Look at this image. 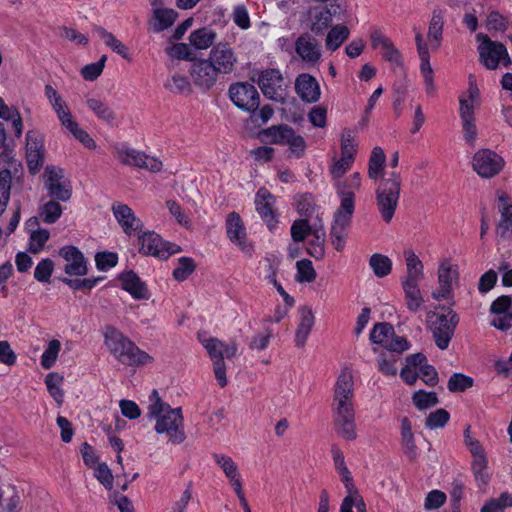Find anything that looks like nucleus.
I'll use <instances>...</instances> for the list:
<instances>
[{
	"label": "nucleus",
	"mask_w": 512,
	"mask_h": 512,
	"mask_svg": "<svg viewBox=\"0 0 512 512\" xmlns=\"http://www.w3.org/2000/svg\"><path fill=\"white\" fill-rule=\"evenodd\" d=\"M332 413L337 433L346 440L357 437L354 409V381L352 372L341 371L333 394Z\"/></svg>",
	"instance_id": "f257e3e1"
},
{
	"label": "nucleus",
	"mask_w": 512,
	"mask_h": 512,
	"mask_svg": "<svg viewBox=\"0 0 512 512\" xmlns=\"http://www.w3.org/2000/svg\"><path fill=\"white\" fill-rule=\"evenodd\" d=\"M104 345L113 358L127 367H143L154 362V357L142 350L122 331L107 326L103 332Z\"/></svg>",
	"instance_id": "f03ea898"
},
{
	"label": "nucleus",
	"mask_w": 512,
	"mask_h": 512,
	"mask_svg": "<svg viewBox=\"0 0 512 512\" xmlns=\"http://www.w3.org/2000/svg\"><path fill=\"white\" fill-rule=\"evenodd\" d=\"M148 416L155 420L154 429L158 434H166L173 444L184 442L186 435L182 409L179 407L171 408L169 404L160 399L156 390H153L150 395Z\"/></svg>",
	"instance_id": "7ed1b4c3"
},
{
	"label": "nucleus",
	"mask_w": 512,
	"mask_h": 512,
	"mask_svg": "<svg viewBox=\"0 0 512 512\" xmlns=\"http://www.w3.org/2000/svg\"><path fill=\"white\" fill-rule=\"evenodd\" d=\"M401 176L391 172L388 178L382 179L377 187L376 206L384 222L390 223L398 206L401 192Z\"/></svg>",
	"instance_id": "20e7f679"
},
{
	"label": "nucleus",
	"mask_w": 512,
	"mask_h": 512,
	"mask_svg": "<svg viewBox=\"0 0 512 512\" xmlns=\"http://www.w3.org/2000/svg\"><path fill=\"white\" fill-rule=\"evenodd\" d=\"M478 52L480 63L489 70H496L500 65L508 67L511 64L508 51L504 44L492 41L487 35L478 33Z\"/></svg>",
	"instance_id": "39448f33"
},
{
	"label": "nucleus",
	"mask_w": 512,
	"mask_h": 512,
	"mask_svg": "<svg viewBox=\"0 0 512 512\" xmlns=\"http://www.w3.org/2000/svg\"><path fill=\"white\" fill-rule=\"evenodd\" d=\"M429 319L436 346L441 350L447 349L459 322L458 315L453 310H448L445 314L433 313Z\"/></svg>",
	"instance_id": "423d86ee"
},
{
	"label": "nucleus",
	"mask_w": 512,
	"mask_h": 512,
	"mask_svg": "<svg viewBox=\"0 0 512 512\" xmlns=\"http://www.w3.org/2000/svg\"><path fill=\"white\" fill-rule=\"evenodd\" d=\"M258 87L268 100L283 103L287 95V84L278 68L271 67L258 73Z\"/></svg>",
	"instance_id": "0eeeda50"
},
{
	"label": "nucleus",
	"mask_w": 512,
	"mask_h": 512,
	"mask_svg": "<svg viewBox=\"0 0 512 512\" xmlns=\"http://www.w3.org/2000/svg\"><path fill=\"white\" fill-rule=\"evenodd\" d=\"M358 150V143L350 131L344 132L341 138V155L334 157L329 166V172L334 182L341 179L353 166Z\"/></svg>",
	"instance_id": "6e6552de"
},
{
	"label": "nucleus",
	"mask_w": 512,
	"mask_h": 512,
	"mask_svg": "<svg viewBox=\"0 0 512 512\" xmlns=\"http://www.w3.org/2000/svg\"><path fill=\"white\" fill-rule=\"evenodd\" d=\"M439 287L432 293L437 301L447 300L453 295V286L459 280V268L451 258H441L437 269Z\"/></svg>",
	"instance_id": "1a4fd4ad"
},
{
	"label": "nucleus",
	"mask_w": 512,
	"mask_h": 512,
	"mask_svg": "<svg viewBox=\"0 0 512 512\" xmlns=\"http://www.w3.org/2000/svg\"><path fill=\"white\" fill-rule=\"evenodd\" d=\"M464 437L465 445L473 457L471 468L475 481L479 487H485L490 481L485 450L477 439L471 437L469 429H466Z\"/></svg>",
	"instance_id": "9d476101"
},
{
	"label": "nucleus",
	"mask_w": 512,
	"mask_h": 512,
	"mask_svg": "<svg viewBox=\"0 0 512 512\" xmlns=\"http://www.w3.org/2000/svg\"><path fill=\"white\" fill-rule=\"evenodd\" d=\"M44 188L48 195L58 201L67 202L72 196L71 182L64 176L63 169L47 166L43 174Z\"/></svg>",
	"instance_id": "9b49d317"
},
{
	"label": "nucleus",
	"mask_w": 512,
	"mask_h": 512,
	"mask_svg": "<svg viewBox=\"0 0 512 512\" xmlns=\"http://www.w3.org/2000/svg\"><path fill=\"white\" fill-rule=\"evenodd\" d=\"M504 166V158L491 149H479L472 157L473 170L481 178L495 177L503 170Z\"/></svg>",
	"instance_id": "f8f14e48"
},
{
	"label": "nucleus",
	"mask_w": 512,
	"mask_h": 512,
	"mask_svg": "<svg viewBox=\"0 0 512 512\" xmlns=\"http://www.w3.org/2000/svg\"><path fill=\"white\" fill-rule=\"evenodd\" d=\"M370 340L372 343L398 354L409 349V343L406 338L396 336L393 326L386 322L374 325L370 332Z\"/></svg>",
	"instance_id": "ddd939ff"
},
{
	"label": "nucleus",
	"mask_w": 512,
	"mask_h": 512,
	"mask_svg": "<svg viewBox=\"0 0 512 512\" xmlns=\"http://www.w3.org/2000/svg\"><path fill=\"white\" fill-rule=\"evenodd\" d=\"M258 215L271 234L279 232L281 214L277 199L266 188L258 189Z\"/></svg>",
	"instance_id": "4468645a"
},
{
	"label": "nucleus",
	"mask_w": 512,
	"mask_h": 512,
	"mask_svg": "<svg viewBox=\"0 0 512 512\" xmlns=\"http://www.w3.org/2000/svg\"><path fill=\"white\" fill-rule=\"evenodd\" d=\"M139 251L146 255L167 259L171 255L181 251V248L170 242H164L161 237L153 231H147L139 235Z\"/></svg>",
	"instance_id": "2eb2a0df"
},
{
	"label": "nucleus",
	"mask_w": 512,
	"mask_h": 512,
	"mask_svg": "<svg viewBox=\"0 0 512 512\" xmlns=\"http://www.w3.org/2000/svg\"><path fill=\"white\" fill-rule=\"evenodd\" d=\"M207 59L219 75H229L236 70L238 63L234 49L228 43L219 42L215 44Z\"/></svg>",
	"instance_id": "dca6fc26"
},
{
	"label": "nucleus",
	"mask_w": 512,
	"mask_h": 512,
	"mask_svg": "<svg viewBox=\"0 0 512 512\" xmlns=\"http://www.w3.org/2000/svg\"><path fill=\"white\" fill-rule=\"evenodd\" d=\"M226 234L229 240L245 255L250 257L253 255V243L247 240L246 228L238 213L231 212L227 215Z\"/></svg>",
	"instance_id": "f3484780"
},
{
	"label": "nucleus",
	"mask_w": 512,
	"mask_h": 512,
	"mask_svg": "<svg viewBox=\"0 0 512 512\" xmlns=\"http://www.w3.org/2000/svg\"><path fill=\"white\" fill-rule=\"evenodd\" d=\"M189 75L193 84L201 91L212 89L219 77L207 58L195 60L189 68Z\"/></svg>",
	"instance_id": "a211bd4d"
},
{
	"label": "nucleus",
	"mask_w": 512,
	"mask_h": 512,
	"mask_svg": "<svg viewBox=\"0 0 512 512\" xmlns=\"http://www.w3.org/2000/svg\"><path fill=\"white\" fill-rule=\"evenodd\" d=\"M229 96L238 108L250 113V123H253V116L256 111V89L254 85L249 82L232 84L229 88ZM247 125H249V122Z\"/></svg>",
	"instance_id": "6ab92c4d"
},
{
	"label": "nucleus",
	"mask_w": 512,
	"mask_h": 512,
	"mask_svg": "<svg viewBox=\"0 0 512 512\" xmlns=\"http://www.w3.org/2000/svg\"><path fill=\"white\" fill-rule=\"evenodd\" d=\"M362 185V176L359 172H353L346 179H339L334 182V188L340 198L342 210H355V191H358Z\"/></svg>",
	"instance_id": "aec40b11"
},
{
	"label": "nucleus",
	"mask_w": 512,
	"mask_h": 512,
	"mask_svg": "<svg viewBox=\"0 0 512 512\" xmlns=\"http://www.w3.org/2000/svg\"><path fill=\"white\" fill-rule=\"evenodd\" d=\"M340 6L332 3L325 7H312L307 11L309 29L315 35H322L330 26L333 17L339 14Z\"/></svg>",
	"instance_id": "412c9836"
},
{
	"label": "nucleus",
	"mask_w": 512,
	"mask_h": 512,
	"mask_svg": "<svg viewBox=\"0 0 512 512\" xmlns=\"http://www.w3.org/2000/svg\"><path fill=\"white\" fill-rule=\"evenodd\" d=\"M213 458L232 485L245 512H252L242 491L241 478L236 463L231 457L224 454H214Z\"/></svg>",
	"instance_id": "4be33fe9"
},
{
	"label": "nucleus",
	"mask_w": 512,
	"mask_h": 512,
	"mask_svg": "<svg viewBox=\"0 0 512 512\" xmlns=\"http://www.w3.org/2000/svg\"><path fill=\"white\" fill-rule=\"evenodd\" d=\"M198 340L207 351L213 363L224 361V359H231L237 352L234 342L225 343L204 332L198 334Z\"/></svg>",
	"instance_id": "5701e85b"
},
{
	"label": "nucleus",
	"mask_w": 512,
	"mask_h": 512,
	"mask_svg": "<svg viewBox=\"0 0 512 512\" xmlns=\"http://www.w3.org/2000/svg\"><path fill=\"white\" fill-rule=\"evenodd\" d=\"M354 211L337 208L330 231L332 246L337 251H342L346 245L348 229L351 224Z\"/></svg>",
	"instance_id": "b1692460"
},
{
	"label": "nucleus",
	"mask_w": 512,
	"mask_h": 512,
	"mask_svg": "<svg viewBox=\"0 0 512 512\" xmlns=\"http://www.w3.org/2000/svg\"><path fill=\"white\" fill-rule=\"evenodd\" d=\"M418 56L420 59V74L423 78L424 88L429 96L434 95L436 86L434 83V71L430 64L429 48L421 33L415 36Z\"/></svg>",
	"instance_id": "393cba45"
},
{
	"label": "nucleus",
	"mask_w": 512,
	"mask_h": 512,
	"mask_svg": "<svg viewBox=\"0 0 512 512\" xmlns=\"http://www.w3.org/2000/svg\"><path fill=\"white\" fill-rule=\"evenodd\" d=\"M490 324L499 330L512 327V299L509 296L498 297L490 307Z\"/></svg>",
	"instance_id": "a878e982"
},
{
	"label": "nucleus",
	"mask_w": 512,
	"mask_h": 512,
	"mask_svg": "<svg viewBox=\"0 0 512 512\" xmlns=\"http://www.w3.org/2000/svg\"><path fill=\"white\" fill-rule=\"evenodd\" d=\"M370 40L372 48L379 49L385 61L397 67L402 66V55L389 37L375 29L370 34Z\"/></svg>",
	"instance_id": "bb28decb"
},
{
	"label": "nucleus",
	"mask_w": 512,
	"mask_h": 512,
	"mask_svg": "<svg viewBox=\"0 0 512 512\" xmlns=\"http://www.w3.org/2000/svg\"><path fill=\"white\" fill-rule=\"evenodd\" d=\"M295 52L308 67L318 65L322 56L319 43L308 34H303L297 38Z\"/></svg>",
	"instance_id": "cd10ccee"
},
{
	"label": "nucleus",
	"mask_w": 512,
	"mask_h": 512,
	"mask_svg": "<svg viewBox=\"0 0 512 512\" xmlns=\"http://www.w3.org/2000/svg\"><path fill=\"white\" fill-rule=\"evenodd\" d=\"M65 260L64 271L69 276H85L88 273V263L83 253L75 246H64L59 251Z\"/></svg>",
	"instance_id": "c85d7f7f"
},
{
	"label": "nucleus",
	"mask_w": 512,
	"mask_h": 512,
	"mask_svg": "<svg viewBox=\"0 0 512 512\" xmlns=\"http://www.w3.org/2000/svg\"><path fill=\"white\" fill-rule=\"evenodd\" d=\"M26 158L29 171L37 173L44 162V147L41 136L32 131L26 134Z\"/></svg>",
	"instance_id": "c756f323"
},
{
	"label": "nucleus",
	"mask_w": 512,
	"mask_h": 512,
	"mask_svg": "<svg viewBox=\"0 0 512 512\" xmlns=\"http://www.w3.org/2000/svg\"><path fill=\"white\" fill-rule=\"evenodd\" d=\"M112 212L117 222L127 235H133L142 227V222L126 204L117 202L112 205Z\"/></svg>",
	"instance_id": "7c9ffc66"
},
{
	"label": "nucleus",
	"mask_w": 512,
	"mask_h": 512,
	"mask_svg": "<svg viewBox=\"0 0 512 512\" xmlns=\"http://www.w3.org/2000/svg\"><path fill=\"white\" fill-rule=\"evenodd\" d=\"M45 96L48 99L61 125L66 128L75 121L66 101L51 85L45 86Z\"/></svg>",
	"instance_id": "2f4dec72"
},
{
	"label": "nucleus",
	"mask_w": 512,
	"mask_h": 512,
	"mask_svg": "<svg viewBox=\"0 0 512 512\" xmlns=\"http://www.w3.org/2000/svg\"><path fill=\"white\" fill-rule=\"evenodd\" d=\"M295 91L301 100L307 103L317 102L321 95L318 81L307 73L300 74L296 78Z\"/></svg>",
	"instance_id": "473e14b6"
},
{
	"label": "nucleus",
	"mask_w": 512,
	"mask_h": 512,
	"mask_svg": "<svg viewBox=\"0 0 512 512\" xmlns=\"http://www.w3.org/2000/svg\"><path fill=\"white\" fill-rule=\"evenodd\" d=\"M120 286L135 300H147L150 297L147 285L133 271H126L119 275Z\"/></svg>",
	"instance_id": "72a5a7b5"
},
{
	"label": "nucleus",
	"mask_w": 512,
	"mask_h": 512,
	"mask_svg": "<svg viewBox=\"0 0 512 512\" xmlns=\"http://www.w3.org/2000/svg\"><path fill=\"white\" fill-rule=\"evenodd\" d=\"M406 263V273L401 278V284H419L424 278V265L415 252L407 249L403 253Z\"/></svg>",
	"instance_id": "f704fd0d"
},
{
	"label": "nucleus",
	"mask_w": 512,
	"mask_h": 512,
	"mask_svg": "<svg viewBox=\"0 0 512 512\" xmlns=\"http://www.w3.org/2000/svg\"><path fill=\"white\" fill-rule=\"evenodd\" d=\"M500 219L497 224V234L501 238H508L512 235V203L504 194L498 197Z\"/></svg>",
	"instance_id": "c9c22d12"
},
{
	"label": "nucleus",
	"mask_w": 512,
	"mask_h": 512,
	"mask_svg": "<svg viewBox=\"0 0 512 512\" xmlns=\"http://www.w3.org/2000/svg\"><path fill=\"white\" fill-rule=\"evenodd\" d=\"M299 323L295 332V345L303 347L315 324V316L311 308L301 307L299 309Z\"/></svg>",
	"instance_id": "e433bc0d"
},
{
	"label": "nucleus",
	"mask_w": 512,
	"mask_h": 512,
	"mask_svg": "<svg viewBox=\"0 0 512 512\" xmlns=\"http://www.w3.org/2000/svg\"><path fill=\"white\" fill-rule=\"evenodd\" d=\"M86 105L99 120L110 126L116 124V113L104 99L96 96L88 97Z\"/></svg>",
	"instance_id": "4c0bfd02"
},
{
	"label": "nucleus",
	"mask_w": 512,
	"mask_h": 512,
	"mask_svg": "<svg viewBox=\"0 0 512 512\" xmlns=\"http://www.w3.org/2000/svg\"><path fill=\"white\" fill-rule=\"evenodd\" d=\"M151 5L153 6L151 25L155 32H161L173 25L177 17L176 11L158 7L156 0H152Z\"/></svg>",
	"instance_id": "58836bf2"
},
{
	"label": "nucleus",
	"mask_w": 512,
	"mask_h": 512,
	"mask_svg": "<svg viewBox=\"0 0 512 512\" xmlns=\"http://www.w3.org/2000/svg\"><path fill=\"white\" fill-rule=\"evenodd\" d=\"M444 10L434 9L428 27V41L432 49L437 50L442 42L444 27Z\"/></svg>",
	"instance_id": "ea45409f"
},
{
	"label": "nucleus",
	"mask_w": 512,
	"mask_h": 512,
	"mask_svg": "<svg viewBox=\"0 0 512 512\" xmlns=\"http://www.w3.org/2000/svg\"><path fill=\"white\" fill-rule=\"evenodd\" d=\"M287 314V309L277 308L274 318L264 319L261 323V332L258 333V349H265L273 337L274 326Z\"/></svg>",
	"instance_id": "a19ab883"
},
{
	"label": "nucleus",
	"mask_w": 512,
	"mask_h": 512,
	"mask_svg": "<svg viewBox=\"0 0 512 512\" xmlns=\"http://www.w3.org/2000/svg\"><path fill=\"white\" fill-rule=\"evenodd\" d=\"M460 118L462 123L464 139L470 146L474 147L478 133L475 123L474 112H472L471 106L468 107L462 103V107L460 108Z\"/></svg>",
	"instance_id": "79ce46f5"
},
{
	"label": "nucleus",
	"mask_w": 512,
	"mask_h": 512,
	"mask_svg": "<svg viewBox=\"0 0 512 512\" xmlns=\"http://www.w3.org/2000/svg\"><path fill=\"white\" fill-rule=\"evenodd\" d=\"M386 155L380 146H375L368 160V177L373 181H378L384 174Z\"/></svg>",
	"instance_id": "37998d69"
},
{
	"label": "nucleus",
	"mask_w": 512,
	"mask_h": 512,
	"mask_svg": "<svg viewBox=\"0 0 512 512\" xmlns=\"http://www.w3.org/2000/svg\"><path fill=\"white\" fill-rule=\"evenodd\" d=\"M94 30L98 37L104 42V44L113 52L117 53L126 60L131 59L128 47L119 39H117L113 33L100 26L95 27Z\"/></svg>",
	"instance_id": "c03bdc74"
},
{
	"label": "nucleus",
	"mask_w": 512,
	"mask_h": 512,
	"mask_svg": "<svg viewBox=\"0 0 512 512\" xmlns=\"http://www.w3.org/2000/svg\"><path fill=\"white\" fill-rule=\"evenodd\" d=\"M312 239L308 241L307 253L316 260L325 256L326 233L322 225L315 226L312 232Z\"/></svg>",
	"instance_id": "a18cd8bd"
},
{
	"label": "nucleus",
	"mask_w": 512,
	"mask_h": 512,
	"mask_svg": "<svg viewBox=\"0 0 512 512\" xmlns=\"http://www.w3.org/2000/svg\"><path fill=\"white\" fill-rule=\"evenodd\" d=\"M63 208L58 200L51 198L48 201L42 202L38 209L40 219L45 224H54L62 216Z\"/></svg>",
	"instance_id": "49530a36"
},
{
	"label": "nucleus",
	"mask_w": 512,
	"mask_h": 512,
	"mask_svg": "<svg viewBox=\"0 0 512 512\" xmlns=\"http://www.w3.org/2000/svg\"><path fill=\"white\" fill-rule=\"evenodd\" d=\"M216 40V33L214 30L203 27L194 30L189 35V43L197 50L208 49Z\"/></svg>",
	"instance_id": "de8ad7c7"
},
{
	"label": "nucleus",
	"mask_w": 512,
	"mask_h": 512,
	"mask_svg": "<svg viewBox=\"0 0 512 512\" xmlns=\"http://www.w3.org/2000/svg\"><path fill=\"white\" fill-rule=\"evenodd\" d=\"M350 36V30L346 25L338 24L333 26L327 33L325 47L329 51H336Z\"/></svg>",
	"instance_id": "09e8293b"
},
{
	"label": "nucleus",
	"mask_w": 512,
	"mask_h": 512,
	"mask_svg": "<svg viewBox=\"0 0 512 512\" xmlns=\"http://www.w3.org/2000/svg\"><path fill=\"white\" fill-rule=\"evenodd\" d=\"M116 156L123 164L140 168L146 154L126 144H121L116 147Z\"/></svg>",
	"instance_id": "8fccbe9b"
},
{
	"label": "nucleus",
	"mask_w": 512,
	"mask_h": 512,
	"mask_svg": "<svg viewBox=\"0 0 512 512\" xmlns=\"http://www.w3.org/2000/svg\"><path fill=\"white\" fill-rule=\"evenodd\" d=\"M404 291L407 308L412 312L420 310L424 303L419 284H401Z\"/></svg>",
	"instance_id": "3c124183"
},
{
	"label": "nucleus",
	"mask_w": 512,
	"mask_h": 512,
	"mask_svg": "<svg viewBox=\"0 0 512 512\" xmlns=\"http://www.w3.org/2000/svg\"><path fill=\"white\" fill-rule=\"evenodd\" d=\"M507 508H512V493L504 491L497 498L488 499L480 512H505Z\"/></svg>",
	"instance_id": "603ef678"
},
{
	"label": "nucleus",
	"mask_w": 512,
	"mask_h": 512,
	"mask_svg": "<svg viewBox=\"0 0 512 512\" xmlns=\"http://www.w3.org/2000/svg\"><path fill=\"white\" fill-rule=\"evenodd\" d=\"M64 382L63 376L58 373L51 372L46 375L45 384L51 397L57 402L58 405H62L64 392L62 384Z\"/></svg>",
	"instance_id": "864d4df0"
},
{
	"label": "nucleus",
	"mask_w": 512,
	"mask_h": 512,
	"mask_svg": "<svg viewBox=\"0 0 512 512\" xmlns=\"http://www.w3.org/2000/svg\"><path fill=\"white\" fill-rule=\"evenodd\" d=\"M353 508H356L357 512H367L366 504L358 489L347 492L342 500L340 512H353Z\"/></svg>",
	"instance_id": "5fc2aeb1"
},
{
	"label": "nucleus",
	"mask_w": 512,
	"mask_h": 512,
	"mask_svg": "<svg viewBox=\"0 0 512 512\" xmlns=\"http://www.w3.org/2000/svg\"><path fill=\"white\" fill-rule=\"evenodd\" d=\"M286 130H292V128L286 125L272 126L258 133V138L261 140L271 141L276 144L285 145L288 133Z\"/></svg>",
	"instance_id": "6e6d98bb"
},
{
	"label": "nucleus",
	"mask_w": 512,
	"mask_h": 512,
	"mask_svg": "<svg viewBox=\"0 0 512 512\" xmlns=\"http://www.w3.org/2000/svg\"><path fill=\"white\" fill-rule=\"evenodd\" d=\"M369 265L372 268L374 274L383 278L391 273L392 261L388 256L383 254L375 253L369 260Z\"/></svg>",
	"instance_id": "4d7b16f0"
},
{
	"label": "nucleus",
	"mask_w": 512,
	"mask_h": 512,
	"mask_svg": "<svg viewBox=\"0 0 512 512\" xmlns=\"http://www.w3.org/2000/svg\"><path fill=\"white\" fill-rule=\"evenodd\" d=\"M412 402L418 410L423 411L436 406L439 400L435 392L420 389L413 393Z\"/></svg>",
	"instance_id": "13d9d810"
},
{
	"label": "nucleus",
	"mask_w": 512,
	"mask_h": 512,
	"mask_svg": "<svg viewBox=\"0 0 512 512\" xmlns=\"http://www.w3.org/2000/svg\"><path fill=\"white\" fill-rule=\"evenodd\" d=\"M61 350V342L57 339H52L48 342L44 352L41 355L40 363L44 369L52 368Z\"/></svg>",
	"instance_id": "bf43d9fd"
},
{
	"label": "nucleus",
	"mask_w": 512,
	"mask_h": 512,
	"mask_svg": "<svg viewBox=\"0 0 512 512\" xmlns=\"http://www.w3.org/2000/svg\"><path fill=\"white\" fill-rule=\"evenodd\" d=\"M50 238V232L44 228H37L30 231L28 250L33 254H38L43 250L46 242Z\"/></svg>",
	"instance_id": "052dcab7"
},
{
	"label": "nucleus",
	"mask_w": 512,
	"mask_h": 512,
	"mask_svg": "<svg viewBox=\"0 0 512 512\" xmlns=\"http://www.w3.org/2000/svg\"><path fill=\"white\" fill-rule=\"evenodd\" d=\"M165 87L175 94L188 95L192 91L189 79L181 74H174L165 84Z\"/></svg>",
	"instance_id": "680f3d73"
},
{
	"label": "nucleus",
	"mask_w": 512,
	"mask_h": 512,
	"mask_svg": "<svg viewBox=\"0 0 512 512\" xmlns=\"http://www.w3.org/2000/svg\"><path fill=\"white\" fill-rule=\"evenodd\" d=\"M399 356L392 353H382L378 357V369L386 376H395L398 372Z\"/></svg>",
	"instance_id": "e2e57ef3"
},
{
	"label": "nucleus",
	"mask_w": 512,
	"mask_h": 512,
	"mask_svg": "<svg viewBox=\"0 0 512 512\" xmlns=\"http://www.w3.org/2000/svg\"><path fill=\"white\" fill-rule=\"evenodd\" d=\"M334 463H335V468H336L338 474L340 475L341 481L343 482V484L346 488V492L357 489V487L355 486V484L353 482V477L351 476V473L345 464L343 455L340 453H335L334 454Z\"/></svg>",
	"instance_id": "0e129e2a"
},
{
	"label": "nucleus",
	"mask_w": 512,
	"mask_h": 512,
	"mask_svg": "<svg viewBox=\"0 0 512 512\" xmlns=\"http://www.w3.org/2000/svg\"><path fill=\"white\" fill-rule=\"evenodd\" d=\"M297 273L295 279L299 283H310L316 278V271L309 259H302L296 263Z\"/></svg>",
	"instance_id": "69168bd1"
},
{
	"label": "nucleus",
	"mask_w": 512,
	"mask_h": 512,
	"mask_svg": "<svg viewBox=\"0 0 512 512\" xmlns=\"http://www.w3.org/2000/svg\"><path fill=\"white\" fill-rule=\"evenodd\" d=\"M313 229L307 219L295 220L290 228L292 240L297 244L303 242Z\"/></svg>",
	"instance_id": "338daca9"
},
{
	"label": "nucleus",
	"mask_w": 512,
	"mask_h": 512,
	"mask_svg": "<svg viewBox=\"0 0 512 512\" xmlns=\"http://www.w3.org/2000/svg\"><path fill=\"white\" fill-rule=\"evenodd\" d=\"M195 268L196 265L192 258L181 257L178 259V264L173 270V277L179 282L184 281L194 272Z\"/></svg>",
	"instance_id": "774afa93"
}]
</instances>
